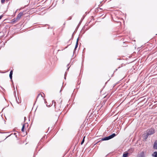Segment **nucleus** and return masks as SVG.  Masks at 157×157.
<instances>
[{"mask_svg": "<svg viewBox=\"0 0 157 157\" xmlns=\"http://www.w3.org/2000/svg\"><path fill=\"white\" fill-rule=\"evenodd\" d=\"M155 133V130L154 128H151L147 131L146 138H147L149 135H151Z\"/></svg>", "mask_w": 157, "mask_h": 157, "instance_id": "f257e3e1", "label": "nucleus"}, {"mask_svg": "<svg viewBox=\"0 0 157 157\" xmlns=\"http://www.w3.org/2000/svg\"><path fill=\"white\" fill-rule=\"evenodd\" d=\"M116 136V134L115 133H113L109 136L102 138L101 140L103 141L108 140L112 138H113L115 136Z\"/></svg>", "mask_w": 157, "mask_h": 157, "instance_id": "f03ea898", "label": "nucleus"}, {"mask_svg": "<svg viewBox=\"0 0 157 157\" xmlns=\"http://www.w3.org/2000/svg\"><path fill=\"white\" fill-rule=\"evenodd\" d=\"M23 15V13H19L17 16L16 20H15L14 21H17L19 20L21 17Z\"/></svg>", "mask_w": 157, "mask_h": 157, "instance_id": "7ed1b4c3", "label": "nucleus"}, {"mask_svg": "<svg viewBox=\"0 0 157 157\" xmlns=\"http://www.w3.org/2000/svg\"><path fill=\"white\" fill-rule=\"evenodd\" d=\"M129 154L127 152H124L123 155V157H128L129 156Z\"/></svg>", "mask_w": 157, "mask_h": 157, "instance_id": "20e7f679", "label": "nucleus"}, {"mask_svg": "<svg viewBox=\"0 0 157 157\" xmlns=\"http://www.w3.org/2000/svg\"><path fill=\"white\" fill-rule=\"evenodd\" d=\"M138 157H145L144 153V152H142L138 155Z\"/></svg>", "mask_w": 157, "mask_h": 157, "instance_id": "39448f33", "label": "nucleus"}, {"mask_svg": "<svg viewBox=\"0 0 157 157\" xmlns=\"http://www.w3.org/2000/svg\"><path fill=\"white\" fill-rule=\"evenodd\" d=\"M154 148L155 149H157V141L154 143Z\"/></svg>", "mask_w": 157, "mask_h": 157, "instance_id": "423d86ee", "label": "nucleus"}, {"mask_svg": "<svg viewBox=\"0 0 157 157\" xmlns=\"http://www.w3.org/2000/svg\"><path fill=\"white\" fill-rule=\"evenodd\" d=\"M12 75H13V71L11 70L10 74V77L11 79H12Z\"/></svg>", "mask_w": 157, "mask_h": 157, "instance_id": "0eeeda50", "label": "nucleus"}, {"mask_svg": "<svg viewBox=\"0 0 157 157\" xmlns=\"http://www.w3.org/2000/svg\"><path fill=\"white\" fill-rule=\"evenodd\" d=\"M78 45V38L77 39L76 44L75 46V49H76V48H77Z\"/></svg>", "mask_w": 157, "mask_h": 157, "instance_id": "6e6552de", "label": "nucleus"}, {"mask_svg": "<svg viewBox=\"0 0 157 157\" xmlns=\"http://www.w3.org/2000/svg\"><path fill=\"white\" fill-rule=\"evenodd\" d=\"M152 156L154 157H157V152H154L152 154Z\"/></svg>", "mask_w": 157, "mask_h": 157, "instance_id": "1a4fd4ad", "label": "nucleus"}, {"mask_svg": "<svg viewBox=\"0 0 157 157\" xmlns=\"http://www.w3.org/2000/svg\"><path fill=\"white\" fill-rule=\"evenodd\" d=\"M25 128V125L24 124H23V125L22 129H21V131L22 132H23L24 131V129Z\"/></svg>", "mask_w": 157, "mask_h": 157, "instance_id": "9d476101", "label": "nucleus"}, {"mask_svg": "<svg viewBox=\"0 0 157 157\" xmlns=\"http://www.w3.org/2000/svg\"><path fill=\"white\" fill-rule=\"evenodd\" d=\"M85 138V136H84L83 138V139L82 140V141L81 143V144L82 145L84 142V138Z\"/></svg>", "mask_w": 157, "mask_h": 157, "instance_id": "9b49d317", "label": "nucleus"}, {"mask_svg": "<svg viewBox=\"0 0 157 157\" xmlns=\"http://www.w3.org/2000/svg\"><path fill=\"white\" fill-rule=\"evenodd\" d=\"M42 96L41 94H39L38 96V98L40 97H42Z\"/></svg>", "mask_w": 157, "mask_h": 157, "instance_id": "f8f14e48", "label": "nucleus"}, {"mask_svg": "<svg viewBox=\"0 0 157 157\" xmlns=\"http://www.w3.org/2000/svg\"><path fill=\"white\" fill-rule=\"evenodd\" d=\"M5 0H1V3H3L5 2Z\"/></svg>", "mask_w": 157, "mask_h": 157, "instance_id": "ddd939ff", "label": "nucleus"}, {"mask_svg": "<svg viewBox=\"0 0 157 157\" xmlns=\"http://www.w3.org/2000/svg\"><path fill=\"white\" fill-rule=\"evenodd\" d=\"M2 15L0 16V20L2 18Z\"/></svg>", "mask_w": 157, "mask_h": 157, "instance_id": "4468645a", "label": "nucleus"}, {"mask_svg": "<svg viewBox=\"0 0 157 157\" xmlns=\"http://www.w3.org/2000/svg\"><path fill=\"white\" fill-rule=\"evenodd\" d=\"M53 102L54 103H56V102H55V101H53Z\"/></svg>", "mask_w": 157, "mask_h": 157, "instance_id": "2eb2a0df", "label": "nucleus"}, {"mask_svg": "<svg viewBox=\"0 0 157 157\" xmlns=\"http://www.w3.org/2000/svg\"><path fill=\"white\" fill-rule=\"evenodd\" d=\"M25 118H26V117H24V119H25Z\"/></svg>", "mask_w": 157, "mask_h": 157, "instance_id": "dca6fc26", "label": "nucleus"}]
</instances>
